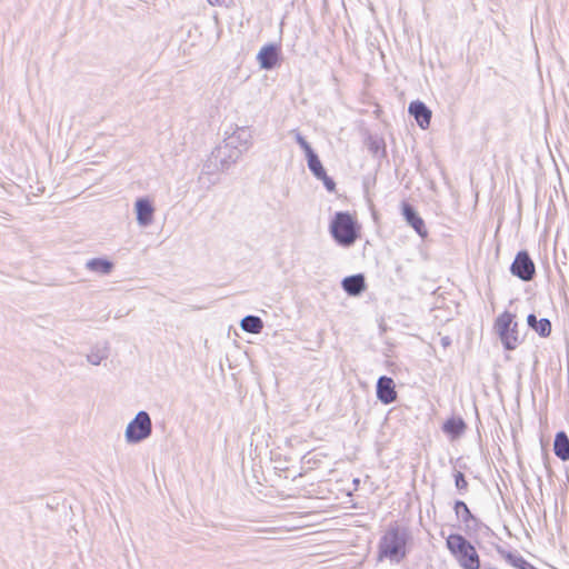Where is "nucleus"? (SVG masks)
Instances as JSON below:
<instances>
[{
    "label": "nucleus",
    "mask_w": 569,
    "mask_h": 569,
    "mask_svg": "<svg viewBox=\"0 0 569 569\" xmlns=\"http://www.w3.org/2000/svg\"><path fill=\"white\" fill-rule=\"evenodd\" d=\"M493 378H495V385L497 386L498 385V373L493 372Z\"/></svg>",
    "instance_id": "34"
},
{
    "label": "nucleus",
    "mask_w": 569,
    "mask_h": 569,
    "mask_svg": "<svg viewBox=\"0 0 569 569\" xmlns=\"http://www.w3.org/2000/svg\"><path fill=\"white\" fill-rule=\"evenodd\" d=\"M221 171L220 163L217 159H212V154L208 157L202 167L203 174H214Z\"/></svg>",
    "instance_id": "26"
},
{
    "label": "nucleus",
    "mask_w": 569,
    "mask_h": 569,
    "mask_svg": "<svg viewBox=\"0 0 569 569\" xmlns=\"http://www.w3.org/2000/svg\"><path fill=\"white\" fill-rule=\"evenodd\" d=\"M263 320L259 316L247 315L240 321V328L251 335H258L263 330Z\"/></svg>",
    "instance_id": "17"
},
{
    "label": "nucleus",
    "mask_w": 569,
    "mask_h": 569,
    "mask_svg": "<svg viewBox=\"0 0 569 569\" xmlns=\"http://www.w3.org/2000/svg\"><path fill=\"white\" fill-rule=\"evenodd\" d=\"M500 341L508 350L516 349L522 341L518 323L509 312L500 315Z\"/></svg>",
    "instance_id": "5"
},
{
    "label": "nucleus",
    "mask_w": 569,
    "mask_h": 569,
    "mask_svg": "<svg viewBox=\"0 0 569 569\" xmlns=\"http://www.w3.org/2000/svg\"><path fill=\"white\" fill-rule=\"evenodd\" d=\"M226 134L224 141L227 146L231 149L239 150L241 156L252 146V134L249 127L236 126L231 133L227 131Z\"/></svg>",
    "instance_id": "7"
},
{
    "label": "nucleus",
    "mask_w": 569,
    "mask_h": 569,
    "mask_svg": "<svg viewBox=\"0 0 569 569\" xmlns=\"http://www.w3.org/2000/svg\"><path fill=\"white\" fill-rule=\"evenodd\" d=\"M413 537L408 527L390 523L378 543L377 559H385L395 563L402 562L411 552Z\"/></svg>",
    "instance_id": "1"
},
{
    "label": "nucleus",
    "mask_w": 569,
    "mask_h": 569,
    "mask_svg": "<svg viewBox=\"0 0 569 569\" xmlns=\"http://www.w3.org/2000/svg\"><path fill=\"white\" fill-rule=\"evenodd\" d=\"M452 343V340L449 336H443L441 337L440 339V345L446 349L448 347H450Z\"/></svg>",
    "instance_id": "31"
},
{
    "label": "nucleus",
    "mask_w": 569,
    "mask_h": 569,
    "mask_svg": "<svg viewBox=\"0 0 569 569\" xmlns=\"http://www.w3.org/2000/svg\"><path fill=\"white\" fill-rule=\"evenodd\" d=\"M455 485L460 493H463L468 489V481L461 471L456 470L453 473Z\"/></svg>",
    "instance_id": "29"
},
{
    "label": "nucleus",
    "mask_w": 569,
    "mask_h": 569,
    "mask_svg": "<svg viewBox=\"0 0 569 569\" xmlns=\"http://www.w3.org/2000/svg\"><path fill=\"white\" fill-rule=\"evenodd\" d=\"M109 356L108 348L107 347H94L91 349L90 353L87 355V360L93 365L98 366L101 363L102 360L107 359Z\"/></svg>",
    "instance_id": "24"
},
{
    "label": "nucleus",
    "mask_w": 569,
    "mask_h": 569,
    "mask_svg": "<svg viewBox=\"0 0 569 569\" xmlns=\"http://www.w3.org/2000/svg\"><path fill=\"white\" fill-rule=\"evenodd\" d=\"M289 134L293 137L296 143L303 151L305 158L316 152V150L311 147V144L307 141V139L301 134V132L298 129L290 130Z\"/></svg>",
    "instance_id": "23"
},
{
    "label": "nucleus",
    "mask_w": 569,
    "mask_h": 569,
    "mask_svg": "<svg viewBox=\"0 0 569 569\" xmlns=\"http://www.w3.org/2000/svg\"><path fill=\"white\" fill-rule=\"evenodd\" d=\"M510 271L522 281L532 280L536 273V267L527 251H520L517 253L510 267Z\"/></svg>",
    "instance_id": "8"
},
{
    "label": "nucleus",
    "mask_w": 569,
    "mask_h": 569,
    "mask_svg": "<svg viewBox=\"0 0 569 569\" xmlns=\"http://www.w3.org/2000/svg\"><path fill=\"white\" fill-rule=\"evenodd\" d=\"M505 559L517 569H537L522 557L517 555L507 553L505 555Z\"/></svg>",
    "instance_id": "25"
},
{
    "label": "nucleus",
    "mask_w": 569,
    "mask_h": 569,
    "mask_svg": "<svg viewBox=\"0 0 569 569\" xmlns=\"http://www.w3.org/2000/svg\"><path fill=\"white\" fill-rule=\"evenodd\" d=\"M493 238H495V239H497V238H498V227H497V228H496V230H495Z\"/></svg>",
    "instance_id": "35"
},
{
    "label": "nucleus",
    "mask_w": 569,
    "mask_h": 569,
    "mask_svg": "<svg viewBox=\"0 0 569 569\" xmlns=\"http://www.w3.org/2000/svg\"><path fill=\"white\" fill-rule=\"evenodd\" d=\"M329 232L342 248L352 247L361 237V226L349 211H337L330 220Z\"/></svg>",
    "instance_id": "2"
},
{
    "label": "nucleus",
    "mask_w": 569,
    "mask_h": 569,
    "mask_svg": "<svg viewBox=\"0 0 569 569\" xmlns=\"http://www.w3.org/2000/svg\"><path fill=\"white\" fill-rule=\"evenodd\" d=\"M553 450L561 460L566 461L569 459V438L563 431L556 435Z\"/></svg>",
    "instance_id": "18"
},
{
    "label": "nucleus",
    "mask_w": 569,
    "mask_h": 569,
    "mask_svg": "<svg viewBox=\"0 0 569 569\" xmlns=\"http://www.w3.org/2000/svg\"><path fill=\"white\" fill-rule=\"evenodd\" d=\"M86 268L94 273L107 276L114 269V263L107 257L91 258L86 262Z\"/></svg>",
    "instance_id": "16"
},
{
    "label": "nucleus",
    "mask_w": 569,
    "mask_h": 569,
    "mask_svg": "<svg viewBox=\"0 0 569 569\" xmlns=\"http://www.w3.org/2000/svg\"><path fill=\"white\" fill-rule=\"evenodd\" d=\"M442 432L451 440H458L467 430V423L460 416H451L441 426Z\"/></svg>",
    "instance_id": "14"
},
{
    "label": "nucleus",
    "mask_w": 569,
    "mask_h": 569,
    "mask_svg": "<svg viewBox=\"0 0 569 569\" xmlns=\"http://www.w3.org/2000/svg\"><path fill=\"white\" fill-rule=\"evenodd\" d=\"M527 322L541 337H548L551 332V322L547 318L537 320L535 315H529Z\"/></svg>",
    "instance_id": "19"
},
{
    "label": "nucleus",
    "mask_w": 569,
    "mask_h": 569,
    "mask_svg": "<svg viewBox=\"0 0 569 569\" xmlns=\"http://www.w3.org/2000/svg\"><path fill=\"white\" fill-rule=\"evenodd\" d=\"M341 288L349 297H359L367 290L363 273L347 276L341 280Z\"/></svg>",
    "instance_id": "13"
},
{
    "label": "nucleus",
    "mask_w": 569,
    "mask_h": 569,
    "mask_svg": "<svg viewBox=\"0 0 569 569\" xmlns=\"http://www.w3.org/2000/svg\"><path fill=\"white\" fill-rule=\"evenodd\" d=\"M280 50L276 44H267L261 48L257 54V60L262 69H273L278 67Z\"/></svg>",
    "instance_id": "15"
},
{
    "label": "nucleus",
    "mask_w": 569,
    "mask_h": 569,
    "mask_svg": "<svg viewBox=\"0 0 569 569\" xmlns=\"http://www.w3.org/2000/svg\"><path fill=\"white\" fill-rule=\"evenodd\" d=\"M400 209L407 224L410 226L422 240L427 239L429 234L428 229L416 207L403 200L401 201Z\"/></svg>",
    "instance_id": "6"
},
{
    "label": "nucleus",
    "mask_w": 569,
    "mask_h": 569,
    "mask_svg": "<svg viewBox=\"0 0 569 569\" xmlns=\"http://www.w3.org/2000/svg\"><path fill=\"white\" fill-rule=\"evenodd\" d=\"M492 331L495 335H498V317H496L492 321Z\"/></svg>",
    "instance_id": "32"
},
{
    "label": "nucleus",
    "mask_w": 569,
    "mask_h": 569,
    "mask_svg": "<svg viewBox=\"0 0 569 569\" xmlns=\"http://www.w3.org/2000/svg\"><path fill=\"white\" fill-rule=\"evenodd\" d=\"M408 113L416 120L421 129H428L431 122L432 112L428 106L420 101L415 100L409 103Z\"/></svg>",
    "instance_id": "12"
},
{
    "label": "nucleus",
    "mask_w": 569,
    "mask_h": 569,
    "mask_svg": "<svg viewBox=\"0 0 569 569\" xmlns=\"http://www.w3.org/2000/svg\"><path fill=\"white\" fill-rule=\"evenodd\" d=\"M306 161L308 169L316 179L327 171L317 152L307 157Z\"/></svg>",
    "instance_id": "22"
},
{
    "label": "nucleus",
    "mask_w": 569,
    "mask_h": 569,
    "mask_svg": "<svg viewBox=\"0 0 569 569\" xmlns=\"http://www.w3.org/2000/svg\"><path fill=\"white\" fill-rule=\"evenodd\" d=\"M492 251H493V256H495V258H498V243H495V244L492 246Z\"/></svg>",
    "instance_id": "33"
},
{
    "label": "nucleus",
    "mask_w": 569,
    "mask_h": 569,
    "mask_svg": "<svg viewBox=\"0 0 569 569\" xmlns=\"http://www.w3.org/2000/svg\"><path fill=\"white\" fill-rule=\"evenodd\" d=\"M320 180L328 192H336L337 184L332 177L328 176L327 171L317 178Z\"/></svg>",
    "instance_id": "30"
},
{
    "label": "nucleus",
    "mask_w": 569,
    "mask_h": 569,
    "mask_svg": "<svg viewBox=\"0 0 569 569\" xmlns=\"http://www.w3.org/2000/svg\"><path fill=\"white\" fill-rule=\"evenodd\" d=\"M368 150L376 158L381 159L387 157L386 142L381 138L370 137L368 141Z\"/></svg>",
    "instance_id": "20"
},
{
    "label": "nucleus",
    "mask_w": 569,
    "mask_h": 569,
    "mask_svg": "<svg viewBox=\"0 0 569 569\" xmlns=\"http://www.w3.org/2000/svg\"><path fill=\"white\" fill-rule=\"evenodd\" d=\"M446 546L463 569H479V556L473 545L461 533H450Z\"/></svg>",
    "instance_id": "3"
},
{
    "label": "nucleus",
    "mask_w": 569,
    "mask_h": 569,
    "mask_svg": "<svg viewBox=\"0 0 569 569\" xmlns=\"http://www.w3.org/2000/svg\"><path fill=\"white\" fill-rule=\"evenodd\" d=\"M453 510L459 520L461 522H470L473 519L475 515L470 511L467 503L462 500H456L453 505Z\"/></svg>",
    "instance_id": "21"
},
{
    "label": "nucleus",
    "mask_w": 569,
    "mask_h": 569,
    "mask_svg": "<svg viewBox=\"0 0 569 569\" xmlns=\"http://www.w3.org/2000/svg\"><path fill=\"white\" fill-rule=\"evenodd\" d=\"M496 533L495 531L487 526L486 523H482L479 531L476 533L475 538L477 539L478 543L480 545L486 538H495Z\"/></svg>",
    "instance_id": "28"
},
{
    "label": "nucleus",
    "mask_w": 569,
    "mask_h": 569,
    "mask_svg": "<svg viewBox=\"0 0 569 569\" xmlns=\"http://www.w3.org/2000/svg\"><path fill=\"white\" fill-rule=\"evenodd\" d=\"M490 543L498 550V545H496L495 542H490Z\"/></svg>",
    "instance_id": "37"
},
{
    "label": "nucleus",
    "mask_w": 569,
    "mask_h": 569,
    "mask_svg": "<svg viewBox=\"0 0 569 569\" xmlns=\"http://www.w3.org/2000/svg\"><path fill=\"white\" fill-rule=\"evenodd\" d=\"M151 433L152 422L150 415L144 410H140L127 425L124 438L129 445H137L148 439Z\"/></svg>",
    "instance_id": "4"
},
{
    "label": "nucleus",
    "mask_w": 569,
    "mask_h": 569,
    "mask_svg": "<svg viewBox=\"0 0 569 569\" xmlns=\"http://www.w3.org/2000/svg\"><path fill=\"white\" fill-rule=\"evenodd\" d=\"M154 204L149 197H139L134 201L136 219L139 226L149 227L154 218Z\"/></svg>",
    "instance_id": "10"
},
{
    "label": "nucleus",
    "mask_w": 569,
    "mask_h": 569,
    "mask_svg": "<svg viewBox=\"0 0 569 569\" xmlns=\"http://www.w3.org/2000/svg\"><path fill=\"white\" fill-rule=\"evenodd\" d=\"M482 523L483 522L475 516L470 522H463V530L470 537L476 536Z\"/></svg>",
    "instance_id": "27"
},
{
    "label": "nucleus",
    "mask_w": 569,
    "mask_h": 569,
    "mask_svg": "<svg viewBox=\"0 0 569 569\" xmlns=\"http://www.w3.org/2000/svg\"><path fill=\"white\" fill-rule=\"evenodd\" d=\"M376 397L382 405H391L398 398L396 383L391 377L380 376L376 383Z\"/></svg>",
    "instance_id": "9"
},
{
    "label": "nucleus",
    "mask_w": 569,
    "mask_h": 569,
    "mask_svg": "<svg viewBox=\"0 0 569 569\" xmlns=\"http://www.w3.org/2000/svg\"><path fill=\"white\" fill-rule=\"evenodd\" d=\"M211 154L212 159L219 161L222 172L229 170L241 158L240 151L231 149L224 140L211 151Z\"/></svg>",
    "instance_id": "11"
},
{
    "label": "nucleus",
    "mask_w": 569,
    "mask_h": 569,
    "mask_svg": "<svg viewBox=\"0 0 569 569\" xmlns=\"http://www.w3.org/2000/svg\"><path fill=\"white\" fill-rule=\"evenodd\" d=\"M210 4H214L218 0H208Z\"/></svg>",
    "instance_id": "36"
}]
</instances>
